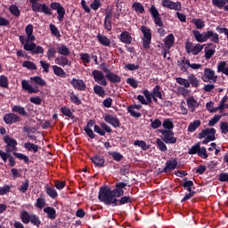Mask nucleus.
<instances>
[{
	"label": "nucleus",
	"mask_w": 228,
	"mask_h": 228,
	"mask_svg": "<svg viewBox=\"0 0 228 228\" xmlns=\"http://www.w3.org/2000/svg\"><path fill=\"white\" fill-rule=\"evenodd\" d=\"M127 188L126 182H116L113 190L104 186L101 187L98 194V199L100 202L103 204H110L115 200V199H120L124 197L125 190Z\"/></svg>",
	"instance_id": "f257e3e1"
},
{
	"label": "nucleus",
	"mask_w": 228,
	"mask_h": 228,
	"mask_svg": "<svg viewBox=\"0 0 228 228\" xmlns=\"http://www.w3.org/2000/svg\"><path fill=\"white\" fill-rule=\"evenodd\" d=\"M92 77H94L95 83H98V85H102V86H108V80L110 81V83H113V84L120 83V81H122V77H120V76L111 71H109L104 76V73L102 71L98 69H94L92 71Z\"/></svg>",
	"instance_id": "f03ea898"
},
{
	"label": "nucleus",
	"mask_w": 228,
	"mask_h": 228,
	"mask_svg": "<svg viewBox=\"0 0 228 228\" xmlns=\"http://www.w3.org/2000/svg\"><path fill=\"white\" fill-rule=\"evenodd\" d=\"M192 34L194 35L195 40L200 42V44L208 42L209 38H210V42H213L214 44L220 43V37L216 32H213V30H208V31L203 32L202 34H200L199 30H192Z\"/></svg>",
	"instance_id": "7ed1b4c3"
},
{
	"label": "nucleus",
	"mask_w": 228,
	"mask_h": 228,
	"mask_svg": "<svg viewBox=\"0 0 228 228\" xmlns=\"http://www.w3.org/2000/svg\"><path fill=\"white\" fill-rule=\"evenodd\" d=\"M20 216L22 224H25V225H28L29 222L32 224V225H36L37 227H40V225H42V221L40 220V217L37 216V214L30 215L28 210H23Z\"/></svg>",
	"instance_id": "20e7f679"
},
{
	"label": "nucleus",
	"mask_w": 228,
	"mask_h": 228,
	"mask_svg": "<svg viewBox=\"0 0 228 228\" xmlns=\"http://www.w3.org/2000/svg\"><path fill=\"white\" fill-rule=\"evenodd\" d=\"M40 0H29V3L31 4L32 11L35 12V13H44L45 15H53V12L51 11V8L46 4H40L38 3Z\"/></svg>",
	"instance_id": "39448f33"
},
{
	"label": "nucleus",
	"mask_w": 228,
	"mask_h": 228,
	"mask_svg": "<svg viewBox=\"0 0 228 228\" xmlns=\"http://www.w3.org/2000/svg\"><path fill=\"white\" fill-rule=\"evenodd\" d=\"M216 129L215 128H206L202 130L200 134H198V138L202 140V138H205L202 141L203 145H208L209 142H215L216 140ZM207 136V137H206Z\"/></svg>",
	"instance_id": "423d86ee"
},
{
	"label": "nucleus",
	"mask_w": 228,
	"mask_h": 228,
	"mask_svg": "<svg viewBox=\"0 0 228 228\" xmlns=\"http://www.w3.org/2000/svg\"><path fill=\"white\" fill-rule=\"evenodd\" d=\"M141 31L143 35L142 37V47L143 49H151V42H152V34L151 33V28L146 26L141 27Z\"/></svg>",
	"instance_id": "0eeeda50"
},
{
	"label": "nucleus",
	"mask_w": 228,
	"mask_h": 228,
	"mask_svg": "<svg viewBox=\"0 0 228 228\" xmlns=\"http://www.w3.org/2000/svg\"><path fill=\"white\" fill-rule=\"evenodd\" d=\"M159 133L162 134L161 138L167 144L174 145L177 143V137L174 136V131L159 129Z\"/></svg>",
	"instance_id": "6e6552de"
},
{
	"label": "nucleus",
	"mask_w": 228,
	"mask_h": 228,
	"mask_svg": "<svg viewBox=\"0 0 228 228\" xmlns=\"http://www.w3.org/2000/svg\"><path fill=\"white\" fill-rule=\"evenodd\" d=\"M133 202V197L131 195L121 196L119 199L116 198L112 201L106 204V206H111L117 208L118 206H126V204H131Z\"/></svg>",
	"instance_id": "1a4fd4ad"
},
{
	"label": "nucleus",
	"mask_w": 228,
	"mask_h": 228,
	"mask_svg": "<svg viewBox=\"0 0 228 228\" xmlns=\"http://www.w3.org/2000/svg\"><path fill=\"white\" fill-rule=\"evenodd\" d=\"M4 143H6L5 151L7 154H10V152H17V140L12 138L10 135L4 136Z\"/></svg>",
	"instance_id": "9d476101"
},
{
	"label": "nucleus",
	"mask_w": 228,
	"mask_h": 228,
	"mask_svg": "<svg viewBox=\"0 0 228 228\" xmlns=\"http://www.w3.org/2000/svg\"><path fill=\"white\" fill-rule=\"evenodd\" d=\"M49 8L51 12H53V10H56L59 22H63V19H65V8L61 6V4L58 2H52Z\"/></svg>",
	"instance_id": "9b49d317"
},
{
	"label": "nucleus",
	"mask_w": 228,
	"mask_h": 228,
	"mask_svg": "<svg viewBox=\"0 0 228 228\" xmlns=\"http://www.w3.org/2000/svg\"><path fill=\"white\" fill-rule=\"evenodd\" d=\"M149 12L153 19L154 24L159 26V28H163V21L161 20V15L159 14V11L156 8V5L151 4Z\"/></svg>",
	"instance_id": "f8f14e48"
},
{
	"label": "nucleus",
	"mask_w": 228,
	"mask_h": 228,
	"mask_svg": "<svg viewBox=\"0 0 228 228\" xmlns=\"http://www.w3.org/2000/svg\"><path fill=\"white\" fill-rule=\"evenodd\" d=\"M201 79H202V81H204V83H208V81L216 83V81L218 79V76L216 75L215 70H213L209 68H206L204 69V74L201 77Z\"/></svg>",
	"instance_id": "ddd939ff"
},
{
	"label": "nucleus",
	"mask_w": 228,
	"mask_h": 228,
	"mask_svg": "<svg viewBox=\"0 0 228 228\" xmlns=\"http://www.w3.org/2000/svg\"><path fill=\"white\" fill-rule=\"evenodd\" d=\"M162 6L168 8V10H175V12H181L183 10L181 2H173L172 0H162Z\"/></svg>",
	"instance_id": "4468645a"
},
{
	"label": "nucleus",
	"mask_w": 228,
	"mask_h": 228,
	"mask_svg": "<svg viewBox=\"0 0 228 228\" xmlns=\"http://www.w3.org/2000/svg\"><path fill=\"white\" fill-rule=\"evenodd\" d=\"M177 165H179L177 159L167 160L165 167L160 171V174H170V172H174V170L177 168Z\"/></svg>",
	"instance_id": "2eb2a0df"
},
{
	"label": "nucleus",
	"mask_w": 228,
	"mask_h": 228,
	"mask_svg": "<svg viewBox=\"0 0 228 228\" xmlns=\"http://www.w3.org/2000/svg\"><path fill=\"white\" fill-rule=\"evenodd\" d=\"M103 118L104 121L107 122V124H110V126H112V127H115L116 129L117 127H120V126H122V124H120V119H118L117 115L106 114Z\"/></svg>",
	"instance_id": "dca6fc26"
},
{
	"label": "nucleus",
	"mask_w": 228,
	"mask_h": 228,
	"mask_svg": "<svg viewBox=\"0 0 228 228\" xmlns=\"http://www.w3.org/2000/svg\"><path fill=\"white\" fill-rule=\"evenodd\" d=\"M22 118L20 116L15 113H7L4 116V122L7 124V126H12V124H17V122H20Z\"/></svg>",
	"instance_id": "f3484780"
},
{
	"label": "nucleus",
	"mask_w": 228,
	"mask_h": 228,
	"mask_svg": "<svg viewBox=\"0 0 228 228\" xmlns=\"http://www.w3.org/2000/svg\"><path fill=\"white\" fill-rule=\"evenodd\" d=\"M25 51H31L32 54H44V47L37 45L33 41L29 45H25Z\"/></svg>",
	"instance_id": "a211bd4d"
},
{
	"label": "nucleus",
	"mask_w": 228,
	"mask_h": 228,
	"mask_svg": "<svg viewBox=\"0 0 228 228\" xmlns=\"http://www.w3.org/2000/svg\"><path fill=\"white\" fill-rule=\"evenodd\" d=\"M91 161L94 167H98L99 168H104L106 167V159L102 155L96 154L93 156Z\"/></svg>",
	"instance_id": "6ab92c4d"
},
{
	"label": "nucleus",
	"mask_w": 228,
	"mask_h": 228,
	"mask_svg": "<svg viewBox=\"0 0 228 228\" xmlns=\"http://www.w3.org/2000/svg\"><path fill=\"white\" fill-rule=\"evenodd\" d=\"M70 85L75 88V90H78L79 92H85V90H86V84L83 79L72 78Z\"/></svg>",
	"instance_id": "aec40b11"
},
{
	"label": "nucleus",
	"mask_w": 228,
	"mask_h": 228,
	"mask_svg": "<svg viewBox=\"0 0 228 228\" xmlns=\"http://www.w3.org/2000/svg\"><path fill=\"white\" fill-rule=\"evenodd\" d=\"M216 45H214L213 43H208L207 46L205 47V59L206 60H211L213 56H215V53H216Z\"/></svg>",
	"instance_id": "412c9836"
},
{
	"label": "nucleus",
	"mask_w": 228,
	"mask_h": 228,
	"mask_svg": "<svg viewBox=\"0 0 228 228\" xmlns=\"http://www.w3.org/2000/svg\"><path fill=\"white\" fill-rule=\"evenodd\" d=\"M21 86L22 90H25V92H28V94H38V92H40L38 86L33 87V86L29 85V83L26 80L21 81Z\"/></svg>",
	"instance_id": "4be33fe9"
},
{
	"label": "nucleus",
	"mask_w": 228,
	"mask_h": 228,
	"mask_svg": "<svg viewBox=\"0 0 228 228\" xmlns=\"http://www.w3.org/2000/svg\"><path fill=\"white\" fill-rule=\"evenodd\" d=\"M112 19H113V12H111V10L107 11L104 18V28L105 29H107V31H111V29H113V27L111 26Z\"/></svg>",
	"instance_id": "5701e85b"
},
{
	"label": "nucleus",
	"mask_w": 228,
	"mask_h": 228,
	"mask_svg": "<svg viewBox=\"0 0 228 228\" xmlns=\"http://www.w3.org/2000/svg\"><path fill=\"white\" fill-rule=\"evenodd\" d=\"M94 126H95V121L91 119L87 122L86 127L84 128L85 133L87 134V136H89V138H91V140L95 139V134L94 133V130H92Z\"/></svg>",
	"instance_id": "b1692460"
},
{
	"label": "nucleus",
	"mask_w": 228,
	"mask_h": 228,
	"mask_svg": "<svg viewBox=\"0 0 228 228\" xmlns=\"http://www.w3.org/2000/svg\"><path fill=\"white\" fill-rule=\"evenodd\" d=\"M119 40L122 42V44H126V45H129L133 42V37L129 33V31L125 30L119 35Z\"/></svg>",
	"instance_id": "393cba45"
},
{
	"label": "nucleus",
	"mask_w": 228,
	"mask_h": 228,
	"mask_svg": "<svg viewBox=\"0 0 228 228\" xmlns=\"http://www.w3.org/2000/svg\"><path fill=\"white\" fill-rule=\"evenodd\" d=\"M134 110H142V105L134 104L127 107V111L130 113L131 117L140 118V117H142V113L136 112Z\"/></svg>",
	"instance_id": "a878e982"
},
{
	"label": "nucleus",
	"mask_w": 228,
	"mask_h": 228,
	"mask_svg": "<svg viewBox=\"0 0 228 228\" xmlns=\"http://www.w3.org/2000/svg\"><path fill=\"white\" fill-rule=\"evenodd\" d=\"M96 38L99 44H101V45H103V47H111V39L108 38L107 36H104L99 33L96 36Z\"/></svg>",
	"instance_id": "bb28decb"
},
{
	"label": "nucleus",
	"mask_w": 228,
	"mask_h": 228,
	"mask_svg": "<svg viewBox=\"0 0 228 228\" xmlns=\"http://www.w3.org/2000/svg\"><path fill=\"white\" fill-rule=\"evenodd\" d=\"M212 4L219 10H224V12H228V0H212Z\"/></svg>",
	"instance_id": "cd10ccee"
},
{
	"label": "nucleus",
	"mask_w": 228,
	"mask_h": 228,
	"mask_svg": "<svg viewBox=\"0 0 228 228\" xmlns=\"http://www.w3.org/2000/svg\"><path fill=\"white\" fill-rule=\"evenodd\" d=\"M44 213L46 214L47 218H49V220H55L56 216H58V215L56 214V209L53 207L45 208Z\"/></svg>",
	"instance_id": "c85d7f7f"
},
{
	"label": "nucleus",
	"mask_w": 228,
	"mask_h": 228,
	"mask_svg": "<svg viewBox=\"0 0 228 228\" xmlns=\"http://www.w3.org/2000/svg\"><path fill=\"white\" fill-rule=\"evenodd\" d=\"M30 81H31V85L35 86L37 85V86H46L47 82H45L44 80V78H42V77H30Z\"/></svg>",
	"instance_id": "c756f323"
},
{
	"label": "nucleus",
	"mask_w": 228,
	"mask_h": 228,
	"mask_svg": "<svg viewBox=\"0 0 228 228\" xmlns=\"http://www.w3.org/2000/svg\"><path fill=\"white\" fill-rule=\"evenodd\" d=\"M175 42V37H174V34H169L164 39V44L167 49H172V47H174Z\"/></svg>",
	"instance_id": "7c9ffc66"
},
{
	"label": "nucleus",
	"mask_w": 228,
	"mask_h": 228,
	"mask_svg": "<svg viewBox=\"0 0 228 228\" xmlns=\"http://www.w3.org/2000/svg\"><path fill=\"white\" fill-rule=\"evenodd\" d=\"M187 106L188 108H191V113H194L195 109L199 108V102L195 98H193V96H190L187 98Z\"/></svg>",
	"instance_id": "2f4dec72"
},
{
	"label": "nucleus",
	"mask_w": 228,
	"mask_h": 228,
	"mask_svg": "<svg viewBox=\"0 0 228 228\" xmlns=\"http://www.w3.org/2000/svg\"><path fill=\"white\" fill-rule=\"evenodd\" d=\"M94 93L98 95V97L104 98L106 97V90L102 86L94 85Z\"/></svg>",
	"instance_id": "473e14b6"
},
{
	"label": "nucleus",
	"mask_w": 228,
	"mask_h": 228,
	"mask_svg": "<svg viewBox=\"0 0 228 228\" xmlns=\"http://www.w3.org/2000/svg\"><path fill=\"white\" fill-rule=\"evenodd\" d=\"M57 53H59L61 56H70V49L65 45H61L58 46Z\"/></svg>",
	"instance_id": "72a5a7b5"
},
{
	"label": "nucleus",
	"mask_w": 228,
	"mask_h": 228,
	"mask_svg": "<svg viewBox=\"0 0 228 228\" xmlns=\"http://www.w3.org/2000/svg\"><path fill=\"white\" fill-rule=\"evenodd\" d=\"M12 113H19L21 117H28V112L26 109L20 105H14L12 110Z\"/></svg>",
	"instance_id": "f704fd0d"
},
{
	"label": "nucleus",
	"mask_w": 228,
	"mask_h": 228,
	"mask_svg": "<svg viewBox=\"0 0 228 228\" xmlns=\"http://www.w3.org/2000/svg\"><path fill=\"white\" fill-rule=\"evenodd\" d=\"M227 62L225 61H218L217 63V72H222L225 76H228Z\"/></svg>",
	"instance_id": "c9c22d12"
},
{
	"label": "nucleus",
	"mask_w": 228,
	"mask_h": 228,
	"mask_svg": "<svg viewBox=\"0 0 228 228\" xmlns=\"http://www.w3.org/2000/svg\"><path fill=\"white\" fill-rule=\"evenodd\" d=\"M25 33H26L28 40H30V42H34V40H36L35 35H33V25L32 24H28L26 26Z\"/></svg>",
	"instance_id": "e433bc0d"
},
{
	"label": "nucleus",
	"mask_w": 228,
	"mask_h": 228,
	"mask_svg": "<svg viewBox=\"0 0 228 228\" xmlns=\"http://www.w3.org/2000/svg\"><path fill=\"white\" fill-rule=\"evenodd\" d=\"M162 126L164 127V131H172L174 129V121L172 118H166L162 123Z\"/></svg>",
	"instance_id": "4c0bfd02"
},
{
	"label": "nucleus",
	"mask_w": 228,
	"mask_h": 228,
	"mask_svg": "<svg viewBox=\"0 0 228 228\" xmlns=\"http://www.w3.org/2000/svg\"><path fill=\"white\" fill-rule=\"evenodd\" d=\"M66 57L67 56L65 55L57 57L55 59V63L57 65H60L61 67H66V65H70V62H69V59H67Z\"/></svg>",
	"instance_id": "58836bf2"
},
{
	"label": "nucleus",
	"mask_w": 228,
	"mask_h": 228,
	"mask_svg": "<svg viewBox=\"0 0 228 228\" xmlns=\"http://www.w3.org/2000/svg\"><path fill=\"white\" fill-rule=\"evenodd\" d=\"M157 143V149H159V151H160V152H167V151H168V148L167 147V142H165V141H163V139H159L158 138L156 141Z\"/></svg>",
	"instance_id": "ea45409f"
},
{
	"label": "nucleus",
	"mask_w": 228,
	"mask_h": 228,
	"mask_svg": "<svg viewBox=\"0 0 228 228\" xmlns=\"http://www.w3.org/2000/svg\"><path fill=\"white\" fill-rule=\"evenodd\" d=\"M188 81L193 88H199V86L200 85L199 82V78H197L194 74H190L188 76Z\"/></svg>",
	"instance_id": "a19ab883"
},
{
	"label": "nucleus",
	"mask_w": 228,
	"mask_h": 228,
	"mask_svg": "<svg viewBox=\"0 0 228 228\" xmlns=\"http://www.w3.org/2000/svg\"><path fill=\"white\" fill-rule=\"evenodd\" d=\"M132 8L136 13H145V7H143V4L140 2H134L132 4Z\"/></svg>",
	"instance_id": "79ce46f5"
},
{
	"label": "nucleus",
	"mask_w": 228,
	"mask_h": 228,
	"mask_svg": "<svg viewBox=\"0 0 228 228\" xmlns=\"http://www.w3.org/2000/svg\"><path fill=\"white\" fill-rule=\"evenodd\" d=\"M61 113H62V115H64L65 117L71 118L72 120L73 118H76V117L74 116V113H72V110H70V109L67 106L61 108Z\"/></svg>",
	"instance_id": "37998d69"
},
{
	"label": "nucleus",
	"mask_w": 228,
	"mask_h": 228,
	"mask_svg": "<svg viewBox=\"0 0 228 228\" xmlns=\"http://www.w3.org/2000/svg\"><path fill=\"white\" fill-rule=\"evenodd\" d=\"M200 124H201V122L199 119L191 122L188 126L189 133H195V131H197V129H199V127H200Z\"/></svg>",
	"instance_id": "c03bdc74"
},
{
	"label": "nucleus",
	"mask_w": 228,
	"mask_h": 228,
	"mask_svg": "<svg viewBox=\"0 0 228 228\" xmlns=\"http://www.w3.org/2000/svg\"><path fill=\"white\" fill-rule=\"evenodd\" d=\"M53 69L55 76H58L59 77H65L67 76V73L65 72V70H63L61 67L54 65L53 66Z\"/></svg>",
	"instance_id": "a18cd8bd"
},
{
	"label": "nucleus",
	"mask_w": 228,
	"mask_h": 228,
	"mask_svg": "<svg viewBox=\"0 0 228 228\" xmlns=\"http://www.w3.org/2000/svg\"><path fill=\"white\" fill-rule=\"evenodd\" d=\"M134 145L140 147L142 151H149V149H151V145L147 144L145 141L136 140L134 142Z\"/></svg>",
	"instance_id": "49530a36"
},
{
	"label": "nucleus",
	"mask_w": 228,
	"mask_h": 228,
	"mask_svg": "<svg viewBox=\"0 0 228 228\" xmlns=\"http://www.w3.org/2000/svg\"><path fill=\"white\" fill-rule=\"evenodd\" d=\"M24 148L27 150V151H33L35 153L38 152V145L33 143V142H25L24 143Z\"/></svg>",
	"instance_id": "de8ad7c7"
},
{
	"label": "nucleus",
	"mask_w": 228,
	"mask_h": 228,
	"mask_svg": "<svg viewBox=\"0 0 228 228\" xmlns=\"http://www.w3.org/2000/svg\"><path fill=\"white\" fill-rule=\"evenodd\" d=\"M46 194L50 199H58V191H56L54 187H46Z\"/></svg>",
	"instance_id": "09e8293b"
},
{
	"label": "nucleus",
	"mask_w": 228,
	"mask_h": 228,
	"mask_svg": "<svg viewBox=\"0 0 228 228\" xmlns=\"http://www.w3.org/2000/svg\"><path fill=\"white\" fill-rule=\"evenodd\" d=\"M109 156H111V158L114 159V161H122L124 159V155H122L120 152L118 151H109Z\"/></svg>",
	"instance_id": "8fccbe9b"
},
{
	"label": "nucleus",
	"mask_w": 228,
	"mask_h": 228,
	"mask_svg": "<svg viewBox=\"0 0 228 228\" xmlns=\"http://www.w3.org/2000/svg\"><path fill=\"white\" fill-rule=\"evenodd\" d=\"M22 67H24L25 69H28V70H37V64L29 61H24L22 63Z\"/></svg>",
	"instance_id": "3c124183"
},
{
	"label": "nucleus",
	"mask_w": 228,
	"mask_h": 228,
	"mask_svg": "<svg viewBox=\"0 0 228 228\" xmlns=\"http://www.w3.org/2000/svg\"><path fill=\"white\" fill-rule=\"evenodd\" d=\"M151 94L155 97H158V99H160L162 101L163 94H161V86H155L153 90L151 91Z\"/></svg>",
	"instance_id": "603ef678"
},
{
	"label": "nucleus",
	"mask_w": 228,
	"mask_h": 228,
	"mask_svg": "<svg viewBox=\"0 0 228 228\" xmlns=\"http://www.w3.org/2000/svg\"><path fill=\"white\" fill-rule=\"evenodd\" d=\"M199 151H200V142H197L195 145H192L189 151L188 154L193 156L195 154H199Z\"/></svg>",
	"instance_id": "864d4df0"
},
{
	"label": "nucleus",
	"mask_w": 228,
	"mask_h": 228,
	"mask_svg": "<svg viewBox=\"0 0 228 228\" xmlns=\"http://www.w3.org/2000/svg\"><path fill=\"white\" fill-rule=\"evenodd\" d=\"M13 156L17 158V159H20L21 161H24V163L28 164L29 163V157L24 155L23 153H19V152H13Z\"/></svg>",
	"instance_id": "5fc2aeb1"
},
{
	"label": "nucleus",
	"mask_w": 228,
	"mask_h": 228,
	"mask_svg": "<svg viewBox=\"0 0 228 228\" xmlns=\"http://www.w3.org/2000/svg\"><path fill=\"white\" fill-rule=\"evenodd\" d=\"M192 24L196 26L197 29H202L206 26V23L202 19H192Z\"/></svg>",
	"instance_id": "6e6d98bb"
},
{
	"label": "nucleus",
	"mask_w": 228,
	"mask_h": 228,
	"mask_svg": "<svg viewBox=\"0 0 228 228\" xmlns=\"http://www.w3.org/2000/svg\"><path fill=\"white\" fill-rule=\"evenodd\" d=\"M184 60H186L185 57H183L181 60L177 61V65L180 68V70H182V72H188V66L184 63Z\"/></svg>",
	"instance_id": "4d7b16f0"
},
{
	"label": "nucleus",
	"mask_w": 228,
	"mask_h": 228,
	"mask_svg": "<svg viewBox=\"0 0 228 228\" xmlns=\"http://www.w3.org/2000/svg\"><path fill=\"white\" fill-rule=\"evenodd\" d=\"M18 190L20 193H26L29 190V180H25Z\"/></svg>",
	"instance_id": "13d9d810"
},
{
	"label": "nucleus",
	"mask_w": 228,
	"mask_h": 228,
	"mask_svg": "<svg viewBox=\"0 0 228 228\" xmlns=\"http://www.w3.org/2000/svg\"><path fill=\"white\" fill-rule=\"evenodd\" d=\"M151 129H159V127L162 126L163 122L161 120L156 118V119H151Z\"/></svg>",
	"instance_id": "bf43d9fd"
},
{
	"label": "nucleus",
	"mask_w": 228,
	"mask_h": 228,
	"mask_svg": "<svg viewBox=\"0 0 228 228\" xmlns=\"http://www.w3.org/2000/svg\"><path fill=\"white\" fill-rule=\"evenodd\" d=\"M9 11L12 15H14V17H20V10H19V7H17V5H11L9 7Z\"/></svg>",
	"instance_id": "052dcab7"
},
{
	"label": "nucleus",
	"mask_w": 228,
	"mask_h": 228,
	"mask_svg": "<svg viewBox=\"0 0 228 228\" xmlns=\"http://www.w3.org/2000/svg\"><path fill=\"white\" fill-rule=\"evenodd\" d=\"M80 60L82 63H84L85 67H86L87 63H90V61H92L90 60V53H80Z\"/></svg>",
	"instance_id": "680f3d73"
},
{
	"label": "nucleus",
	"mask_w": 228,
	"mask_h": 228,
	"mask_svg": "<svg viewBox=\"0 0 228 228\" xmlns=\"http://www.w3.org/2000/svg\"><path fill=\"white\" fill-rule=\"evenodd\" d=\"M176 83H178V85H181L182 86H184V88H190V81L186 78H183L181 77H177Z\"/></svg>",
	"instance_id": "e2e57ef3"
},
{
	"label": "nucleus",
	"mask_w": 228,
	"mask_h": 228,
	"mask_svg": "<svg viewBox=\"0 0 228 228\" xmlns=\"http://www.w3.org/2000/svg\"><path fill=\"white\" fill-rule=\"evenodd\" d=\"M56 53H57L56 48L54 47L49 48L46 53L47 60L51 61L53 58H56Z\"/></svg>",
	"instance_id": "0e129e2a"
},
{
	"label": "nucleus",
	"mask_w": 228,
	"mask_h": 228,
	"mask_svg": "<svg viewBox=\"0 0 228 228\" xmlns=\"http://www.w3.org/2000/svg\"><path fill=\"white\" fill-rule=\"evenodd\" d=\"M0 86L1 88H8V77L4 75L0 76Z\"/></svg>",
	"instance_id": "69168bd1"
},
{
	"label": "nucleus",
	"mask_w": 228,
	"mask_h": 228,
	"mask_svg": "<svg viewBox=\"0 0 228 228\" xmlns=\"http://www.w3.org/2000/svg\"><path fill=\"white\" fill-rule=\"evenodd\" d=\"M202 49H204V45L197 44L192 49L191 53L193 56H197L199 53H201Z\"/></svg>",
	"instance_id": "338daca9"
},
{
	"label": "nucleus",
	"mask_w": 228,
	"mask_h": 228,
	"mask_svg": "<svg viewBox=\"0 0 228 228\" xmlns=\"http://www.w3.org/2000/svg\"><path fill=\"white\" fill-rule=\"evenodd\" d=\"M126 83H127V85H130L132 86V88H138V85H139L140 81L134 79V77H128L126 79Z\"/></svg>",
	"instance_id": "774afa93"
}]
</instances>
